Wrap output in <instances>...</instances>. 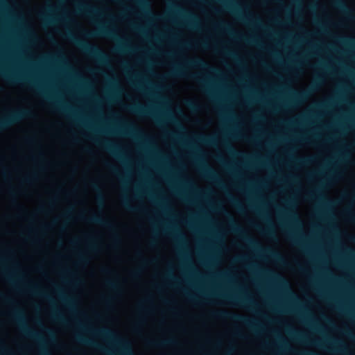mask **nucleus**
<instances>
[{
    "label": "nucleus",
    "instance_id": "nucleus-18",
    "mask_svg": "<svg viewBox=\"0 0 355 355\" xmlns=\"http://www.w3.org/2000/svg\"><path fill=\"white\" fill-rule=\"evenodd\" d=\"M137 3L144 15L148 16L152 15L150 10V3L148 0H137Z\"/></svg>",
    "mask_w": 355,
    "mask_h": 355
},
{
    "label": "nucleus",
    "instance_id": "nucleus-39",
    "mask_svg": "<svg viewBox=\"0 0 355 355\" xmlns=\"http://www.w3.org/2000/svg\"><path fill=\"white\" fill-rule=\"evenodd\" d=\"M230 200H231V202L233 203V205H234V206H235V207H236L239 210H240V211H241V210H242V207H241V204H240V202H239L237 200H236L235 198H232V197H231V198H230Z\"/></svg>",
    "mask_w": 355,
    "mask_h": 355
},
{
    "label": "nucleus",
    "instance_id": "nucleus-1",
    "mask_svg": "<svg viewBox=\"0 0 355 355\" xmlns=\"http://www.w3.org/2000/svg\"><path fill=\"white\" fill-rule=\"evenodd\" d=\"M198 67L200 69H210L207 62L204 61L202 59L199 58H196L191 60H187L184 62V65H175L173 67V70L171 72V75L175 77H184V78H189L192 79L196 80L198 82L200 83L203 86L206 88H208V85L206 84L205 81L201 78H199L197 75L191 74L187 73V67ZM211 70H214L213 68H211Z\"/></svg>",
    "mask_w": 355,
    "mask_h": 355
},
{
    "label": "nucleus",
    "instance_id": "nucleus-5",
    "mask_svg": "<svg viewBox=\"0 0 355 355\" xmlns=\"http://www.w3.org/2000/svg\"><path fill=\"white\" fill-rule=\"evenodd\" d=\"M12 316L18 323L21 333L29 338L40 340V336L33 330H32L26 323L23 312L17 309L12 313Z\"/></svg>",
    "mask_w": 355,
    "mask_h": 355
},
{
    "label": "nucleus",
    "instance_id": "nucleus-57",
    "mask_svg": "<svg viewBox=\"0 0 355 355\" xmlns=\"http://www.w3.org/2000/svg\"><path fill=\"white\" fill-rule=\"evenodd\" d=\"M318 85V83H315V85H313L311 89L313 90V91L315 90V89L317 88Z\"/></svg>",
    "mask_w": 355,
    "mask_h": 355
},
{
    "label": "nucleus",
    "instance_id": "nucleus-8",
    "mask_svg": "<svg viewBox=\"0 0 355 355\" xmlns=\"http://www.w3.org/2000/svg\"><path fill=\"white\" fill-rule=\"evenodd\" d=\"M85 35L87 37H109L117 38L113 31L107 28L104 26H99L96 31L92 32H87Z\"/></svg>",
    "mask_w": 355,
    "mask_h": 355
},
{
    "label": "nucleus",
    "instance_id": "nucleus-49",
    "mask_svg": "<svg viewBox=\"0 0 355 355\" xmlns=\"http://www.w3.org/2000/svg\"><path fill=\"white\" fill-rule=\"evenodd\" d=\"M35 178L34 175H29L24 178V181L26 182H31Z\"/></svg>",
    "mask_w": 355,
    "mask_h": 355
},
{
    "label": "nucleus",
    "instance_id": "nucleus-17",
    "mask_svg": "<svg viewBox=\"0 0 355 355\" xmlns=\"http://www.w3.org/2000/svg\"><path fill=\"white\" fill-rule=\"evenodd\" d=\"M176 344V341L173 338L166 339L163 340L151 341L150 345L156 347H162L167 345Z\"/></svg>",
    "mask_w": 355,
    "mask_h": 355
},
{
    "label": "nucleus",
    "instance_id": "nucleus-41",
    "mask_svg": "<svg viewBox=\"0 0 355 355\" xmlns=\"http://www.w3.org/2000/svg\"><path fill=\"white\" fill-rule=\"evenodd\" d=\"M0 298L2 299L3 301L8 302V303H10V304L13 303V302L11 300L10 298L8 297L7 296H6L2 293H0Z\"/></svg>",
    "mask_w": 355,
    "mask_h": 355
},
{
    "label": "nucleus",
    "instance_id": "nucleus-63",
    "mask_svg": "<svg viewBox=\"0 0 355 355\" xmlns=\"http://www.w3.org/2000/svg\"><path fill=\"white\" fill-rule=\"evenodd\" d=\"M6 276L8 279L11 280L10 277L8 275L6 274Z\"/></svg>",
    "mask_w": 355,
    "mask_h": 355
},
{
    "label": "nucleus",
    "instance_id": "nucleus-6",
    "mask_svg": "<svg viewBox=\"0 0 355 355\" xmlns=\"http://www.w3.org/2000/svg\"><path fill=\"white\" fill-rule=\"evenodd\" d=\"M230 227L233 232L240 234L244 241L246 242L251 248L259 250H261L259 243L256 240L247 235L241 227L232 218L230 219Z\"/></svg>",
    "mask_w": 355,
    "mask_h": 355
},
{
    "label": "nucleus",
    "instance_id": "nucleus-22",
    "mask_svg": "<svg viewBox=\"0 0 355 355\" xmlns=\"http://www.w3.org/2000/svg\"><path fill=\"white\" fill-rule=\"evenodd\" d=\"M98 333L105 337V338H110V339H114L115 336H114V334H113L112 331H111L110 330L107 329H100L99 331H98Z\"/></svg>",
    "mask_w": 355,
    "mask_h": 355
},
{
    "label": "nucleus",
    "instance_id": "nucleus-58",
    "mask_svg": "<svg viewBox=\"0 0 355 355\" xmlns=\"http://www.w3.org/2000/svg\"><path fill=\"white\" fill-rule=\"evenodd\" d=\"M110 169L114 172V173H116V169L112 166H109Z\"/></svg>",
    "mask_w": 355,
    "mask_h": 355
},
{
    "label": "nucleus",
    "instance_id": "nucleus-36",
    "mask_svg": "<svg viewBox=\"0 0 355 355\" xmlns=\"http://www.w3.org/2000/svg\"><path fill=\"white\" fill-rule=\"evenodd\" d=\"M62 300L70 307H73V301L71 298H68L64 297L62 295H60Z\"/></svg>",
    "mask_w": 355,
    "mask_h": 355
},
{
    "label": "nucleus",
    "instance_id": "nucleus-64",
    "mask_svg": "<svg viewBox=\"0 0 355 355\" xmlns=\"http://www.w3.org/2000/svg\"><path fill=\"white\" fill-rule=\"evenodd\" d=\"M137 255L138 257H141V254L140 252H137Z\"/></svg>",
    "mask_w": 355,
    "mask_h": 355
},
{
    "label": "nucleus",
    "instance_id": "nucleus-23",
    "mask_svg": "<svg viewBox=\"0 0 355 355\" xmlns=\"http://www.w3.org/2000/svg\"><path fill=\"white\" fill-rule=\"evenodd\" d=\"M28 290L32 292L33 293L35 294V295H40V296H42L48 300H50L49 297L46 295L43 292H41V291H39L37 290V287L35 285V284H33V285H30L28 286Z\"/></svg>",
    "mask_w": 355,
    "mask_h": 355
},
{
    "label": "nucleus",
    "instance_id": "nucleus-28",
    "mask_svg": "<svg viewBox=\"0 0 355 355\" xmlns=\"http://www.w3.org/2000/svg\"><path fill=\"white\" fill-rule=\"evenodd\" d=\"M335 4L341 10L346 12L349 11L346 4L345 3V2L343 0H336Z\"/></svg>",
    "mask_w": 355,
    "mask_h": 355
},
{
    "label": "nucleus",
    "instance_id": "nucleus-48",
    "mask_svg": "<svg viewBox=\"0 0 355 355\" xmlns=\"http://www.w3.org/2000/svg\"><path fill=\"white\" fill-rule=\"evenodd\" d=\"M28 83H29V84H30L31 86H33V87H35V88L38 89L39 90H40V91L42 92V89H41V88H40V87H39V86H38V85H37L35 82H33V81L28 80Z\"/></svg>",
    "mask_w": 355,
    "mask_h": 355
},
{
    "label": "nucleus",
    "instance_id": "nucleus-12",
    "mask_svg": "<svg viewBox=\"0 0 355 355\" xmlns=\"http://www.w3.org/2000/svg\"><path fill=\"white\" fill-rule=\"evenodd\" d=\"M76 338V340L80 343L95 347L96 348L98 349L99 350H101L102 352L108 353V351H107L105 348L98 345V344H96L92 340L83 336L82 335L77 334Z\"/></svg>",
    "mask_w": 355,
    "mask_h": 355
},
{
    "label": "nucleus",
    "instance_id": "nucleus-24",
    "mask_svg": "<svg viewBox=\"0 0 355 355\" xmlns=\"http://www.w3.org/2000/svg\"><path fill=\"white\" fill-rule=\"evenodd\" d=\"M200 141L209 146L214 145L216 143V139L213 137L202 136L200 137Z\"/></svg>",
    "mask_w": 355,
    "mask_h": 355
},
{
    "label": "nucleus",
    "instance_id": "nucleus-46",
    "mask_svg": "<svg viewBox=\"0 0 355 355\" xmlns=\"http://www.w3.org/2000/svg\"><path fill=\"white\" fill-rule=\"evenodd\" d=\"M225 54H227V55H229V56H230V57H232V58H235V59L237 58V57H236V55L234 53L232 52V51H225Z\"/></svg>",
    "mask_w": 355,
    "mask_h": 355
},
{
    "label": "nucleus",
    "instance_id": "nucleus-32",
    "mask_svg": "<svg viewBox=\"0 0 355 355\" xmlns=\"http://www.w3.org/2000/svg\"><path fill=\"white\" fill-rule=\"evenodd\" d=\"M288 239L295 243H299V240L297 236L293 233L292 232H287Z\"/></svg>",
    "mask_w": 355,
    "mask_h": 355
},
{
    "label": "nucleus",
    "instance_id": "nucleus-33",
    "mask_svg": "<svg viewBox=\"0 0 355 355\" xmlns=\"http://www.w3.org/2000/svg\"><path fill=\"white\" fill-rule=\"evenodd\" d=\"M56 107L59 110H62V111H63V112H66V113H67L69 114H71L72 113V111H71V108L69 107H66V106L62 105L60 104H57Z\"/></svg>",
    "mask_w": 355,
    "mask_h": 355
},
{
    "label": "nucleus",
    "instance_id": "nucleus-19",
    "mask_svg": "<svg viewBox=\"0 0 355 355\" xmlns=\"http://www.w3.org/2000/svg\"><path fill=\"white\" fill-rule=\"evenodd\" d=\"M225 6L227 8L232 10L235 14H238L239 15L241 19H242L243 21L248 19V17L240 14V10H239V7L237 6V4H236L234 3H230L229 4H227Z\"/></svg>",
    "mask_w": 355,
    "mask_h": 355
},
{
    "label": "nucleus",
    "instance_id": "nucleus-9",
    "mask_svg": "<svg viewBox=\"0 0 355 355\" xmlns=\"http://www.w3.org/2000/svg\"><path fill=\"white\" fill-rule=\"evenodd\" d=\"M220 297L228 300L230 302H232L234 304H241V305H248V304H254L253 302L248 297H234L232 295H219Z\"/></svg>",
    "mask_w": 355,
    "mask_h": 355
},
{
    "label": "nucleus",
    "instance_id": "nucleus-29",
    "mask_svg": "<svg viewBox=\"0 0 355 355\" xmlns=\"http://www.w3.org/2000/svg\"><path fill=\"white\" fill-rule=\"evenodd\" d=\"M127 131L126 132H123V134H125V135H135L136 133V129L135 128V126H133V125L132 124H128L126 127H125Z\"/></svg>",
    "mask_w": 355,
    "mask_h": 355
},
{
    "label": "nucleus",
    "instance_id": "nucleus-37",
    "mask_svg": "<svg viewBox=\"0 0 355 355\" xmlns=\"http://www.w3.org/2000/svg\"><path fill=\"white\" fill-rule=\"evenodd\" d=\"M123 205L124 207H125V209H127L128 210H129V211H136V210H137V209H136V208H134V207H131V206L129 205V203H128V200H127L126 199H124V200H123Z\"/></svg>",
    "mask_w": 355,
    "mask_h": 355
},
{
    "label": "nucleus",
    "instance_id": "nucleus-45",
    "mask_svg": "<svg viewBox=\"0 0 355 355\" xmlns=\"http://www.w3.org/2000/svg\"><path fill=\"white\" fill-rule=\"evenodd\" d=\"M311 160V158H305V159H297V161L300 164H304V163L309 162Z\"/></svg>",
    "mask_w": 355,
    "mask_h": 355
},
{
    "label": "nucleus",
    "instance_id": "nucleus-7",
    "mask_svg": "<svg viewBox=\"0 0 355 355\" xmlns=\"http://www.w3.org/2000/svg\"><path fill=\"white\" fill-rule=\"evenodd\" d=\"M128 110L134 114L142 116H151L155 119L158 123H161L159 117L151 110L141 105L139 103L132 105L128 107Z\"/></svg>",
    "mask_w": 355,
    "mask_h": 355
},
{
    "label": "nucleus",
    "instance_id": "nucleus-21",
    "mask_svg": "<svg viewBox=\"0 0 355 355\" xmlns=\"http://www.w3.org/2000/svg\"><path fill=\"white\" fill-rule=\"evenodd\" d=\"M78 10L80 12H84L87 15H91L97 12V10H96L95 8L85 5H80L78 6Z\"/></svg>",
    "mask_w": 355,
    "mask_h": 355
},
{
    "label": "nucleus",
    "instance_id": "nucleus-16",
    "mask_svg": "<svg viewBox=\"0 0 355 355\" xmlns=\"http://www.w3.org/2000/svg\"><path fill=\"white\" fill-rule=\"evenodd\" d=\"M1 75L6 79H7L8 80L12 82V83H17V82H19V81H26V79H25V78H23L19 76L11 74L3 69H1Z\"/></svg>",
    "mask_w": 355,
    "mask_h": 355
},
{
    "label": "nucleus",
    "instance_id": "nucleus-53",
    "mask_svg": "<svg viewBox=\"0 0 355 355\" xmlns=\"http://www.w3.org/2000/svg\"><path fill=\"white\" fill-rule=\"evenodd\" d=\"M234 335L237 337H239V338H243V335L241 334H240V332L239 331H235L234 332Z\"/></svg>",
    "mask_w": 355,
    "mask_h": 355
},
{
    "label": "nucleus",
    "instance_id": "nucleus-34",
    "mask_svg": "<svg viewBox=\"0 0 355 355\" xmlns=\"http://www.w3.org/2000/svg\"><path fill=\"white\" fill-rule=\"evenodd\" d=\"M266 252L271 256L273 258L276 259H278V260H282L281 256L279 255V253L273 251V250H269V249H267L266 250Z\"/></svg>",
    "mask_w": 355,
    "mask_h": 355
},
{
    "label": "nucleus",
    "instance_id": "nucleus-38",
    "mask_svg": "<svg viewBox=\"0 0 355 355\" xmlns=\"http://www.w3.org/2000/svg\"><path fill=\"white\" fill-rule=\"evenodd\" d=\"M121 347L124 352L125 355H133L130 348L125 344H121Z\"/></svg>",
    "mask_w": 355,
    "mask_h": 355
},
{
    "label": "nucleus",
    "instance_id": "nucleus-26",
    "mask_svg": "<svg viewBox=\"0 0 355 355\" xmlns=\"http://www.w3.org/2000/svg\"><path fill=\"white\" fill-rule=\"evenodd\" d=\"M287 218L295 225H300V222L295 214H287Z\"/></svg>",
    "mask_w": 355,
    "mask_h": 355
},
{
    "label": "nucleus",
    "instance_id": "nucleus-30",
    "mask_svg": "<svg viewBox=\"0 0 355 355\" xmlns=\"http://www.w3.org/2000/svg\"><path fill=\"white\" fill-rule=\"evenodd\" d=\"M42 19L44 24L46 26L53 24L55 22V21L53 18L47 15H42Z\"/></svg>",
    "mask_w": 355,
    "mask_h": 355
},
{
    "label": "nucleus",
    "instance_id": "nucleus-27",
    "mask_svg": "<svg viewBox=\"0 0 355 355\" xmlns=\"http://www.w3.org/2000/svg\"><path fill=\"white\" fill-rule=\"evenodd\" d=\"M105 285L107 288L113 291H117L119 289V284L115 281L107 280Z\"/></svg>",
    "mask_w": 355,
    "mask_h": 355
},
{
    "label": "nucleus",
    "instance_id": "nucleus-59",
    "mask_svg": "<svg viewBox=\"0 0 355 355\" xmlns=\"http://www.w3.org/2000/svg\"><path fill=\"white\" fill-rule=\"evenodd\" d=\"M252 22L256 24H260V20L259 19H256V20L252 21Z\"/></svg>",
    "mask_w": 355,
    "mask_h": 355
},
{
    "label": "nucleus",
    "instance_id": "nucleus-51",
    "mask_svg": "<svg viewBox=\"0 0 355 355\" xmlns=\"http://www.w3.org/2000/svg\"><path fill=\"white\" fill-rule=\"evenodd\" d=\"M46 331L47 334L49 335L50 337H51L52 338H54V334H53V332L51 330L47 329Z\"/></svg>",
    "mask_w": 355,
    "mask_h": 355
},
{
    "label": "nucleus",
    "instance_id": "nucleus-13",
    "mask_svg": "<svg viewBox=\"0 0 355 355\" xmlns=\"http://www.w3.org/2000/svg\"><path fill=\"white\" fill-rule=\"evenodd\" d=\"M99 144H101L107 150H108L115 156L121 157V155L119 153V148L116 145L107 141L99 142Z\"/></svg>",
    "mask_w": 355,
    "mask_h": 355
},
{
    "label": "nucleus",
    "instance_id": "nucleus-55",
    "mask_svg": "<svg viewBox=\"0 0 355 355\" xmlns=\"http://www.w3.org/2000/svg\"><path fill=\"white\" fill-rule=\"evenodd\" d=\"M334 344L335 345H340V346H342V345H343V344H342L340 342L337 341V340H335V341L334 342Z\"/></svg>",
    "mask_w": 355,
    "mask_h": 355
},
{
    "label": "nucleus",
    "instance_id": "nucleus-61",
    "mask_svg": "<svg viewBox=\"0 0 355 355\" xmlns=\"http://www.w3.org/2000/svg\"><path fill=\"white\" fill-rule=\"evenodd\" d=\"M188 298H189V300H195V298H194V297H193L192 296H190V295H188Z\"/></svg>",
    "mask_w": 355,
    "mask_h": 355
},
{
    "label": "nucleus",
    "instance_id": "nucleus-25",
    "mask_svg": "<svg viewBox=\"0 0 355 355\" xmlns=\"http://www.w3.org/2000/svg\"><path fill=\"white\" fill-rule=\"evenodd\" d=\"M171 234L177 240L184 242L185 239L184 235L180 233L177 229H173L171 232Z\"/></svg>",
    "mask_w": 355,
    "mask_h": 355
},
{
    "label": "nucleus",
    "instance_id": "nucleus-10",
    "mask_svg": "<svg viewBox=\"0 0 355 355\" xmlns=\"http://www.w3.org/2000/svg\"><path fill=\"white\" fill-rule=\"evenodd\" d=\"M87 220L89 223L98 224L110 230L114 229V226L110 220H105L98 215H92L89 218H87Z\"/></svg>",
    "mask_w": 355,
    "mask_h": 355
},
{
    "label": "nucleus",
    "instance_id": "nucleus-31",
    "mask_svg": "<svg viewBox=\"0 0 355 355\" xmlns=\"http://www.w3.org/2000/svg\"><path fill=\"white\" fill-rule=\"evenodd\" d=\"M218 26L231 35L234 33L230 26L225 22L220 23Z\"/></svg>",
    "mask_w": 355,
    "mask_h": 355
},
{
    "label": "nucleus",
    "instance_id": "nucleus-43",
    "mask_svg": "<svg viewBox=\"0 0 355 355\" xmlns=\"http://www.w3.org/2000/svg\"><path fill=\"white\" fill-rule=\"evenodd\" d=\"M78 259H79L80 263H87V259H86V257L84 255L80 254L78 256Z\"/></svg>",
    "mask_w": 355,
    "mask_h": 355
},
{
    "label": "nucleus",
    "instance_id": "nucleus-20",
    "mask_svg": "<svg viewBox=\"0 0 355 355\" xmlns=\"http://www.w3.org/2000/svg\"><path fill=\"white\" fill-rule=\"evenodd\" d=\"M91 186H92V187L93 188L94 190H95L96 192H98V195H97V200H98V202L100 204H103V201H104V197H103V193L101 192V190L100 187L94 182H92L91 183Z\"/></svg>",
    "mask_w": 355,
    "mask_h": 355
},
{
    "label": "nucleus",
    "instance_id": "nucleus-42",
    "mask_svg": "<svg viewBox=\"0 0 355 355\" xmlns=\"http://www.w3.org/2000/svg\"><path fill=\"white\" fill-rule=\"evenodd\" d=\"M119 52H125V51H130V49L127 47V46H125V45H120L119 47H118V49H117Z\"/></svg>",
    "mask_w": 355,
    "mask_h": 355
},
{
    "label": "nucleus",
    "instance_id": "nucleus-15",
    "mask_svg": "<svg viewBox=\"0 0 355 355\" xmlns=\"http://www.w3.org/2000/svg\"><path fill=\"white\" fill-rule=\"evenodd\" d=\"M184 17L187 19V25L191 28H198V18L196 15L191 13L184 12Z\"/></svg>",
    "mask_w": 355,
    "mask_h": 355
},
{
    "label": "nucleus",
    "instance_id": "nucleus-62",
    "mask_svg": "<svg viewBox=\"0 0 355 355\" xmlns=\"http://www.w3.org/2000/svg\"><path fill=\"white\" fill-rule=\"evenodd\" d=\"M296 336H297V338H299V339L302 338L301 336H300V335H299V334H296Z\"/></svg>",
    "mask_w": 355,
    "mask_h": 355
},
{
    "label": "nucleus",
    "instance_id": "nucleus-2",
    "mask_svg": "<svg viewBox=\"0 0 355 355\" xmlns=\"http://www.w3.org/2000/svg\"><path fill=\"white\" fill-rule=\"evenodd\" d=\"M67 37L76 44L85 53L96 59L102 64L107 63V55L97 46L90 44L83 40H79L71 33L67 34Z\"/></svg>",
    "mask_w": 355,
    "mask_h": 355
},
{
    "label": "nucleus",
    "instance_id": "nucleus-50",
    "mask_svg": "<svg viewBox=\"0 0 355 355\" xmlns=\"http://www.w3.org/2000/svg\"><path fill=\"white\" fill-rule=\"evenodd\" d=\"M243 40L248 42H250V43H257V41L254 39V38H251V39H247V38H244V37H242Z\"/></svg>",
    "mask_w": 355,
    "mask_h": 355
},
{
    "label": "nucleus",
    "instance_id": "nucleus-4",
    "mask_svg": "<svg viewBox=\"0 0 355 355\" xmlns=\"http://www.w3.org/2000/svg\"><path fill=\"white\" fill-rule=\"evenodd\" d=\"M212 315L217 318L230 319L234 321L242 322L256 332L258 329L259 326L254 321L239 314L230 313L227 311H218L213 313Z\"/></svg>",
    "mask_w": 355,
    "mask_h": 355
},
{
    "label": "nucleus",
    "instance_id": "nucleus-35",
    "mask_svg": "<svg viewBox=\"0 0 355 355\" xmlns=\"http://www.w3.org/2000/svg\"><path fill=\"white\" fill-rule=\"evenodd\" d=\"M187 106L192 110H198L199 109V105L194 101H189L187 103Z\"/></svg>",
    "mask_w": 355,
    "mask_h": 355
},
{
    "label": "nucleus",
    "instance_id": "nucleus-52",
    "mask_svg": "<svg viewBox=\"0 0 355 355\" xmlns=\"http://www.w3.org/2000/svg\"><path fill=\"white\" fill-rule=\"evenodd\" d=\"M102 272H103V273L110 274L111 271H110V269H108V268H103V269H102Z\"/></svg>",
    "mask_w": 355,
    "mask_h": 355
},
{
    "label": "nucleus",
    "instance_id": "nucleus-40",
    "mask_svg": "<svg viewBox=\"0 0 355 355\" xmlns=\"http://www.w3.org/2000/svg\"><path fill=\"white\" fill-rule=\"evenodd\" d=\"M53 317L55 320H57L63 323L64 322V320L63 318L62 317V315L58 313L57 312L53 313Z\"/></svg>",
    "mask_w": 355,
    "mask_h": 355
},
{
    "label": "nucleus",
    "instance_id": "nucleus-56",
    "mask_svg": "<svg viewBox=\"0 0 355 355\" xmlns=\"http://www.w3.org/2000/svg\"><path fill=\"white\" fill-rule=\"evenodd\" d=\"M349 215L352 220H355V213H351Z\"/></svg>",
    "mask_w": 355,
    "mask_h": 355
},
{
    "label": "nucleus",
    "instance_id": "nucleus-44",
    "mask_svg": "<svg viewBox=\"0 0 355 355\" xmlns=\"http://www.w3.org/2000/svg\"><path fill=\"white\" fill-rule=\"evenodd\" d=\"M112 298L110 297H108V296H102V300L106 303V304H109L111 301Z\"/></svg>",
    "mask_w": 355,
    "mask_h": 355
},
{
    "label": "nucleus",
    "instance_id": "nucleus-60",
    "mask_svg": "<svg viewBox=\"0 0 355 355\" xmlns=\"http://www.w3.org/2000/svg\"><path fill=\"white\" fill-rule=\"evenodd\" d=\"M42 355H49V354L47 353V352L46 350H42Z\"/></svg>",
    "mask_w": 355,
    "mask_h": 355
},
{
    "label": "nucleus",
    "instance_id": "nucleus-11",
    "mask_svg": "<svg viewBox=\"0 0 355 355\" xmlns=\"http://www.w3.org/2000/svg\"><path fill=\"white\" fill-rule=\"evenodd\" d=\"M202 172L206 178H209V180L215 181L218 186H223L222 182L218 178L215 171L209 166L204 165L203 168H202Z\"/></svg>",
    "mask_w": 355,
    "mask_h": 355
},
{
    "label": "nucleus",
    "instance_id": "nucleus-14",
    "mask_svg": "<svg viewBox=\"0 0 355 355\" xmlns=\"http://www.w3.org/2000/svg\"><path fill=\"white\" fill-rule=\"evenodd\" d=\"M293 98L291 101L292 104H296L306 99L310 94V91H304L301 92H293Z\"/></svg>",
    "mask_w": 355,
    "mask_h": 355
},
{
    "label": "nucleus",
    "instance_id": "nucleus-54",
    "mask_svg": "<svg viewBox=\"0 0 355 355\" xmlns=\"http://www.w3.org/2000/svg\"><path fill=\"white\" fill-rule=\"evenodd\" d=\"M166 277L169 279H171V280H175V277L171 275V274H168L167 275Z\"/></svg>",
    "mask_w": 355,
    "mask_h": 355
},
{
    "label": "nucleus",
    "instance_id": "nucleus-3",
    "mask_svg": "<svg viewBox=\"0 0 355 355\" xmlns=\"http://www.w3.org/2000/svg\"><path fill=\"white\" fill-rule=\"evenodd\" d=\"M31 116L32 112L26 109H20L10 112L7 115L0 119V132L16 124L21 119L31 117Z\"/></svg>",
    "mask_w": 355,
    "mask_h": 355
},
{
    "label": "nucleus",
    "instance_id": "nucleus-47",
    "mask_svg": "<svg viewBox=\"0 0 355 355\" xmlns=\"http://www.w3.org/2000/svg\"><path fill=\"white\" fill-rule=\"evenodd\" d=\"M227 149L228 150V151L231 153V154H236L237 153L236 152V150L230 146H227Z\"/></svg>",
    "mask_w": 355,
    "mask_h": 355
}]
</instances>
